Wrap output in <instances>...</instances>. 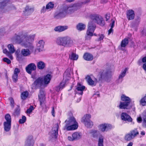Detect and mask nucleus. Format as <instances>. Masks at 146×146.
<instances>
[{"label": "nucleus", "mask_w": 146, "mask_h": 146, "mask_svg": "<svg viewBox=\"0 0 146 146\" xmlns=\"http://www.w3.org/2000/svg\"><path fill=\"white\" fill-rule=\"evenodd\" d=\"M35 36V35H29L27 32L22 31L18 34H15L13 40L16 43L32 50L34 48L32 42Z\"/></svg>", "instance_id": "f257e3e1"}, {"label": "nucleus", "mask_w": 146, "mask_h": 146, "mask_svg": "<svg viewBox=\"0 0 146 146\" xmlns=\"http://www.w3.org/2000/svg\"><path fill=\"white\" fill-rule=\"evenodd\" d=\"M58 45L64 47H70L73 45V41L71 38L67 36L58 37L55 41Z\"/></svg>", "instance_id": "f03ea898"}, {"label": "nucleus", "mask_w": 146, "mask_h": 146, "mask_svg": "<svg viewBox=\"0 0 146 146\" xmlns=\"http://www.w3.org/2000/svg\"><path fill=\"white\" fill-rule=\"evenodd\" d=\"M66 125L64 129L67 131L73 130L76 129L78 127V123L74 117H71L66 120Z\"/></svg>", "instance_id": "7ed1b4c3"}, {"label": "nucleus", "mask_w": 146, "mask_h": 146, "mask_svg": "<svg viewBox=\"0 0 146 146\" xmlns=\"http://www.w3.org/2000/svg\"><path fill=\"white\" fill-rule=\"evenodd\" d=\"M90 18L91 21L89 22L88 25H89L90 22H91L93 25H95V28H96L95 23H97L101 26H103L104 25L103 18L99 15L97 14L91 15L90 16Z\"/></svg>", "instance_id": "20e7f679"}, {"label": "nucleus", "mask_w": 146, "mask_h": 146, "mask_svg": "<svg viewBox=\"0 0 146 146\" xmlns=\"http://www.w3.org/2000/svg\"><path fill=\"white\" fill-rule=\"evenodd\" d=\"M95 29V27L94 25H93L91 22H90L86 32V34L85 36V39L86 40H90L93 35V33Z\"/></svg>", "instance_id": "39448f33"}, {"label": "nucleus", "mask_w": 146, "mask_h": 146, "mask_svg": "<svg viewBox=\"0 0 146 146\" xmlns=\"http://www.w3.org/2000/svg\"><path fill=\"white\" fill-rule=\"evenodd\" d=\"M67 15L65 7H63L54 13V17L55 19H59L64 17Z\"/></svg>", "instance_id": "423d86ee"}, {"label": "nucleus", "mask_w": 146, "mask_h": 146, "mask_svg": "<svg viewBox=\"0 0 146 146\" xmlns=\"http://www.w3.org/2000/svg\"><path fill=\"white\" fill-rule=\"evenodd\" d=\"M43 84V78L39 77L34 82L32 85V88L36 89L37 88L40 87Z\"/></svg>", "instance_id": "0eeeda50"}, {"label": "nucleus", "mask_w": 146, "mask_h": 146, "mask_svg": "<svg viewBox=\"0 0 146 146\" xmlns=\"http://www.w3.org/2000/svg\"><path fill=\"white\" fill-rule=\"evenodd\" d=\"M112 127L111 125L107 124H101L98 126L99 130L104 132L107 131L111 129Z\"/></svg>", "instance_id": "6e6552de"}, {"label": "nucleus", "mask_w": 146, "mask_h": 146, "mask_svg": "<svg viewBox=\"0 0 146 146\" xmlns=\"http://www.w3.org/2000/svg\"><path fill=\"white\" fill-rule=\"evenodd\" d=\"M36 69V66L33 63H31L28 65L26 67L27 72L29 74H31L32 71L35 70Z\"/></svg>", "instance_id": "1a4fd4ad"}, {"label": "nucleus", "mask_w": 146, "mask_h": 146, "mask_svg": "<svg viewBox=\"0 0 146 146\" xmlns=\"http://www.w3.org/2000/svg\"><path fill=\"white\" fill-rule=\"evenodd\" d=\"M34 11L33 8L27 6L25 8V10L23 11V15L25 16H27L30 15Z\"/></svg>", "instance_id": "9d476101"}, {"label": "nucleus", "mask_w": 146, "mask_h": 146, "mask_svg": "<svg viewBox=\"0 0 146 146\" xmlns=\"http://www.w3.org/2000/svg\"><path fill=\"white\" fill-rule=\"evenodd\" d=\"M44 42L42 40L39 41L36 44V50L40 52L42 51L44 49Z\"/></svg>", "instance_id": "9b49d317"}, {"label": "nucleus", "mask_w": 146, "mask_h": 146, "mask_svg": "<svg viewBox=\"0 0 146 146\" xmlns=\"http://www.w3.org/2000/svg\"><path fill=\"white\" fill-rule=\"evenodd\" d=\"M59 126L58 123H56L55 125V127L53 128L52 133V137L56 138L57 137L58 134V129L59 128Z\"/></svg>", "instance_id": "f8f14e48"}, {"label": "nucleus", "mask_w": 146, "mask_h": 146, "mask_svg": "<svg viewBox=\"0 0 146 146\" xmlns=\"http://www.w3.org/2000/svg\"><path fill=\"white\" fill-rule=\"evenodd\" d=\"M130 104L124 102H121L119 107L120 109H129L131 108V106L129 105Z\"/></svg>", "instance_id": "ddd939ff"}, {"label": "nucleus", "mask_w": 146, "mask_h": 146, "mask_svg": "<svg viewBox=\"0 0 146 146\" xmlns=\"http://www.w3.org/2000/svg\"><path fill=\"white\" fill-rule=\"evenodd\" d=\"M91 117V115L90 114H87L85 115L82 118L81 121L83 123L84 125H87V122L90 121V119Z\"/></svg>", "instance_id": "4468645a"}, {"label": "nucleus", "mask_w": 146, "mask_h": 146, "mask_svg": "<svg viewBox=\"0 0 146 146\" xmlns=\"http://www.w3.org/2000/svg\"><path fill=\"white\" fill-rule=\"evenodd\" d=\"M85 87L82 85L80 83H78L76 86V90L78 91L77 93L82 95L83 94V91L85 89Z\"/></svg>", "instance_id": "2eb2a0df"}, {"label": "nucleus", "mask_w": 146, "mask_h": 146, "mask_svg": "<svg viewBox=\"0 0 146 146\" xmlns=\"http://www.w3.org/2000/svg\"><path fill=\"white\" fill-rule=\"evenodd\" d=\"M64 7L67 15V14H71L76 10V7L73 6H65Z\"/></svg>", "instance_id": "dca6fc26"}, {"label": "nucleus", "mask_w": 146, "mask_h": 146, "mask_svg": "<svg viewBox=\"0 0 146 146\" xmlns=\"http://www.w3.org/2000/svg\"><path fill=\"white\" fill-rule=\"evenodd\" d=\"M121 118L122 120L132 122V119L131 117L126 113H123L121 115Z\"/></svg>", "instance_id": "f3484780"}, {"label": "nucleus", "mask_w": 146, "mask_h": 146, "mask_svg": "<svg viewBox=\"0 0 146 146\" xmlns=\"http://www.w3.org/2000/svg\"><path fill=\"white\" fill-rule=\"evenodd\" d=\"M135 14L134 11L132 10H129L127 12V17L128 20H133L134 19Z\"/></svg>", "instance_id": "a211bd4d"}, {"label": "nucleus", "mask_w": 146, "mask_h": 146, "mask_svg": "<svg viewBox=\"0 0 146 146\" xmlns=\"http://www.w3.org/2000/svg\"><path fill=\"white\" fill-rule=\"evenodd\" d=\"M38 98L40 103V105L42 106L44 104L45 100L44 94L42 91H40V94L38 95Z\"/></svg>", "instance_id": "6ab92c4d"}, {"label": "nucleus", "mask_w": 146, "mask_h": 146, "mask_svg": "<svg viewBox=\"0 0 146 146\" xmlns=\"http://www.w3.org/2000/svg\"><path fill=\"white\" fill-rule=\"evenodd\" d=\"M68 28V27L67 26H59L56 27L54 30L56 32H61L66 30Z\"/></svg>", "instance_id": "aec40b11"}, {"label": "nucleus", "mask_w": 146, "mask_h": 146, "mask_svg": "<svg viewBox=\"0 0 146 146\" xmlns=\"http://www.w3.org/2000/svg\"><path fill=\"white\" fill-rule=\"evenodd\" d=\"M82 135L81 132H76L73 133L72 135V137L73 140H78L82 137Z\"/></svg>", "instance_id": "412c9836"}, {"label": "nucleus", "mask_w": 146, "mask_h": 146, "mask_svg": "<svg viewBox=\"0 0 146 146\" xmlns=\"http://www.w3.org/2000/svg\"><path fill=\"white\" fill-rule=\"evenodd\" d=\"M11 123L5 122H4V128L5 131L8 132L10 131L11 127Z\"/></svg>", "instance_id": "4be33fe9"}, {"label": "nucleus", "mask_w": 146, "mask_h": 146, "mask_svg": "<svg viewBox=\"0 0 146 146\" xmlns=\"http://www.w3.org/2000/svg\"><path fill=\"white\" fill-rule=\"evenodd\" d=\"M52 76L50 74H47L45 76L43 79V83L44 84H48L50 82V81L51 78Z\"/></svg>", "instance_id": "5701e85b"}, {"label": "nucleus", "mask_w": 146, "mask_h": 146, "mask_svg": "<svg viewBox=\"0 0 146 146\" xmlns=\"http://www.w3.org/2000/svg\"><path fill=\"white\" fill-rule=\"evenodd\" d=\"M83 57L84 59L87 61H91L93 60V56L91 54L86 53L84 54Z\"/></svg>", "instance_id": "b1692460"}, {"label": "nucleus", "mask_w": 146, "mask_h": 146, "mask_svg": "<svg viewBox=\"0 0 146 146\" xmlns=\"http://www.w3.org/2000/svg\"><path fill=\"white\" fill-rule=\"evenodd\" d=\"M33 143V137L31 136L28 137L25 142V146H32Z\"/></svg>", "instance_id": "393cba45"}, {"label": "nucleus", "mask_w": 146, "mask_h": 146, "mask_svg": "<svg viewBox=\"0 0 146 146\" xmlns=\"http://www.w3.org/2000/svg\"><path fill=\"white\" fill-rule=\"evenodd\" d=\"M21 53L24 56H29L31 54V52L29 49H23L21 50Z\"/></svg>", "instance_id": "a878e982"}, {"label": "nucleus", "mask_w": 146, "mask_h": 146, "mask_svg": "<svg viewBox=\"0 0 146 146\" xmlns=\"http://www.w3.org/2000/svg\"><path fill=\"white\" fill-rule=\"evenodd\" d=\"M129 133L134 138L139 135V133L137 128L131 131Z\"/></svg>", "instance_id": "bb28decb"}, {"label": "nucleus", "mask_w": 146, "mask_h": 146, "mask_svg": "<svg viewBox=\"0 0 146 146\" xmlns=\"http://www.w3.org/2000/svg\"><path fill=\"white\" fill-rule=\"evenodd\" d=\"M86 25L82 23L78 24L76 26L77 29L80 31L84 30L86 28Z\"/></svg>", "instance_id": "cd10ccee"}, {"label": "nucleus", "mask_w": 146, "mask_h": 146, "mask_svg": "<svg viewBox=\"0 0 146 146\" xmlns=\"http://www.w3.org/2000/svg\"><path fill=\"white\" fill-rule=\"evenodd\" d=\"M86 79L89 85L92 86L95 85V84H94V82L92 80L90 76H87Z\"/></svg>", "instance_id": "c85d7f7f"}, {"label": "nucleus", "mask_w": 146, "mask_h": 146, "mask_svg": "<svg viewBox=\"0 0 146 146\" xmlns=\"http://www.w3.org/2000/svg\"><path fill=\"white\" fill-rule=\"evenodd\" d=\"M9 4L8 0H0V7L2 8Z\"/></svg>", "instance_id": "c756f323"}, {"label": "nucleus", "mask_w": 146, "mask_h": 146, "mask_svg": "<svg viewBox=\"0 0 146 146\" xmlns=\"http://www.w3.org/2000/svg\"><path fill=\"white\" fill-rule=\"evenodd\" d=\"M121 100L123 102H126V103H130L131 100L130 98L124 95H122L121 97Z\"/></svg>", "instance_id": "7c9ffc66"}, {"label": "nucleus", "mask_w": 146, "mask_h": 146, "mask_svg": "<svg viewBox=\"0 0 146 146\" xmlns=\"http://www.w3.org/2000/svg\"><path fill=\"white\" fill-rule=\"evenodd\" d=\"M90 133L93 137L97 138L98 137V135L99 131L96 130H92L91 131Z\"/></svg>", "instance_id": "2f4dec72"}, {"label": "nucleus", "mask_w": 146, "mask_h": 146, "mask_svg": "<svg viewBox=\"0 0 146 146\" xmlns=\"http://www.w3.org/2000/svg\"><path fill=\"white\" fill-rule=\"evenodd\" d=\"M128 40L127 38H125L123 40L121 43V50H123L122 48V47H125L126 45L128 44Z\"/></svg>", "instance_id": "473e14b6"}, {"label": "nucleus", "mask_w": 146, "mask_h": 146, "mask_svg": "<svg viewBox=\"0 0 146 146\" xmlns=\"http://www.w3.org/2000/svg\"><path fill=\"white\" fill-rule=\"evenodd\" d=\"M37 66L39 69H43L45 66V63L42 61L39 62L37 63Z\"/></svg>", "instance_id": "72a5a7b5"}, {"label": "nucleus", "mask_w": 146, "mask_h": 146, "mask_svg": "<svg viewBox=\"0 0 146 146\" xmlns=\"http://www.w3.org/2000/svg\"><path fill=\"white\" fill-rule=\"evenodd\" d=\"M78 55L74 52L70 54L69 55V58L71 60H76L78 59Z\"/></svg>", "instance_id": "f704fd0d"}, {"label": "nucleus", "mask_w": 146, "mask_h": 146, "mask_svg": "<svg viewBox=\"0 0 146 146\" xmlns=\"http://www.w3.org/2000/svg\"><path fill=\"white\" fill-rule=\"evenodd\" d=\"M111 23L110 24V26L111 28L109 30L108 35H110L111 33L113 31L112 28L114 27L115 24V20L113 19L111 20Z\"/></svg>", "instance_id": "c9c22d12"}, {"label": "nucleus", "mask_w": 146, "mask_h": 146, "mask_svg": "<svg viewBox=\"0 0 146 146\" xmlns=\"http://www.w3.org/2000/svg\"><path fill=\"white\" fill-rule=\"evenodd\" d=\"M134 139L129 132L126 134L125 137V139L127 141H130Z\"/></svg>", "instance_id": "e433bc0d"}, {"label": "nucleus", "mask_w": 146, "mask_h": 146, "mask_svg": "<svg viewBox=\"0 0 146 146\" xmlns=\"http://www.w3.org/2000/svg\"><path fill=\"white\" fill-rule=\"evenodd\" d=\"M54 5L52 2H49L46 5V9H47L49 11H50L53 8Z\"/></svg>", "instance_id": "4c0bfd02"}, {"label": "nucleus", "mask_w": 146, "mask_h": 146, "mask_svg": "<svg viewBox=\"0 0 146 146\" xmlns=\"http://www.w3.org/2000/svg\"><path fill=\"white\" fill-rule=\"evenodd\" d=\"M8 47L9 52L11 53H13L15 51V49L13 45L12 44L8 45Z\"/></svg>", "instance_id": "58836bf2"}, {"label": "nucleus", "mask_w": 146, "mask_h": 146, "mask_svg": "<svg viewBox=\"0 0 146 146\" xmlns=\"http://www.w3.org/2000/svg\"><path fill=\"white\" fill-rule=\"evenodd\" d=\"M29 93L27 91L23 92L21 94V97L22 99L25 100L28 96Z\"/></svg>", "instance_id": "ea45409f"}, {"label": "nucleus", "mask_w": 146, "mask_h": 146, "mask_svg": "<svg viewBox=\"0 0 146 146\" xmlns=\"http://www.w3.org/2000/svg\"><path fill=\"white\" fill-rule=\"evenodd\" d=\"M5 119L6 121H5V122L11 123V117L9 114H7L5 115Z\"/></svg>", "instance_id": "a19ab883"}, {"label": "nucleus", "mask_w": 146, "mask_h": 146, "mask_svg": "<svg viewBox=\"0 0 146 146\" xmlns=\"http://www.w3.org/2000/svg\"><path fill=\"white\" fill-rule=\"evenodd\" d=\"M140 102V104L143 106L146 105V95L141 100Z\"/></svg>", "instance_id": "79ce46f5"}, {"label": "nucleus", "mask_w": 146, "mask_h": 146, "mask_svg": "<svg viewBox=\"0 0 146 146\" xmlns=\"http://www.w3.org/2000/svg\"><path fill=\"white\" fill-rule=\"evenodd\" d=\"M127 70V69L126 68L124 69V70L123 71H122L121 73L119 76V79L122 78L124 76H125V75L126 72Z\"/></svg>", "instance_id": "37998d69"}, {"label": "nucleus", "mask_w": 146, "mask_h": 146, "mask_svg": "<svg viewBox=\"0 0 146 146\" xmlns=\"http://www.w3.org/2000/svg\"><path fill=\"white\" fill-rule=\"evenodd\" d=\"M103 139L102 136L100 137L98 142V146H103Z\"/></svg>", "instance_id": "c03bdc74"}, {"label": "nucleus", "mask_w": 146, "mask_h": 146, "mask_svg": "<svg viewBox=\"0 0 146 146\" xmlns=\"http://www.w3.org/2000/svg\"><path fill=\"white\" fill-rule=\"evenodd\" d=\"M20 109L19 107H17L15 111L13 113V114L15 116H18L20 114Z\"/></svg>", "instance_id": "a18cd8bd"}, {"label": "nucleus", "mask_w": 146, "mask_h": 146, "mask_svg": "<svg viewBox=\"0 0 146 146\" xmlns=\"http://www.w3.org/2000/svg\"><path fill=\"white\" fill-rule=\"evenodd\" d=\"M26 121V117L25 116L22 117L21 119H19V122L20 123L22 124L24 123Z\"/></svg>", "instance_id": "49530a36"}, {"label": "nucleus", "mask_w": 146, "mask_h": 146, "mask_svg": "<svg viewBox=\"0 0 146 146\" xmlns=\"http://www.w3.org/2000/svg\"><path fill=\"white\" fill-rule=\"evenodd\" d=\"M87 125H85L87 127L91 128L93 126V122L91 120L89 121L88 122H87Z\"/></svg>", "instance_id": "de8ad7c7"}, {"label": "nucleus", "mask_w": 146, "mask_h": 146, "mask_svg": "<svg viewBox=\"0 0 146 146\" xmlns=\"http://www.w3.org/2000/svg\"><path fill=\"white\" fill-rule=\"evenodd\" d=\"M18 76L17 74H13L12 76L13 80L14 82H16L18 80Z\"/></svg>", "instance_id": "09e8293b"}, {"label": "nucleus", "mask_w": 146, "mask_h": 146, "mask_svg": "<svg viewBox=\"0 0 146 146\" xmlns=\"http://www.w3.org/2000/svg\"><path fill=\"white\" fill-rule=\"evenodd\" d=\"M140 21V19L139 18H138L136 19L135 21H133L132 24L135 25H138Z\"/></svg>", "instance_id": "8fccbe9b"}, {"label": "nucleus", "mask_w": 146, "mask_h": 146, "mask_svg": "<svg viewBox=\"0 0 146 146\" xmlns=\"http://www.w3.org/2000/svg\"><path fill=\"white\" fill-rule=\"evenodd\" d=\"M140 21V19L139 18H138L136 19L135 21H133L132 24L135 25H138Z\"/></svg>", "instance_id": "3c124183"}, {"label": "nucleus", "mask_w": 146, "mask_h": 146, "mask_svg": "<svg viewBox=\"0 0 146 146\" xmlns=\"http://www.w3.org/2000/svg\"><path fill=\"white\" fill-rule=\"evenodd\" d=\"M16 54L17 60L18 61L21 60L22 59L21 55L18 53L17 52H16Z\"/></svg>", "instance_id": "603ef678"}, {"label": "nucleus", "mask_w": 146, "mask_h": 146, "mask_svg": "<svg viewBox=\"0 0 146 146\" xmlns=\"http://www.w3.org/2000/svg\"><path fill=\"white\" fill-rule=\"evenodd\" d=\"M11 104V106L12 108H13L14 107V101L12 98H9Z\"/></svg>", "instance_id": "864d4df0"}, {"label": "nucleus", "mask_w": 146, "mask_h": 146, "mask_svg": "<svg viewBox=\"0 0 146 146\" xmlns=\"http://www.w3.org/2000/svg\"><path fill=\"white\" fill-rule=\"evenodd\" d=\"M34 109V108L33 106H31L27 110V113H30Z\"/></svg>", "instance_id": "5fc2aeb1"}, {"label": "nucleus", "mask_w": 146, "mask_h": 146, "mask_svg": "<svg viewBox=\"0 0 146 146\" xmlns=\"http://www.w3.org/2000/svg\"><path fill=\"white\" fill-rule=\"evenodd\" d=\"M20 72V70L19 69L17 68H15L13 74H17L18 75V74Z\"/></svg>", "instance_id": "6e6d98bb"}, {"label": "nucleus", "mask_w": 146, "mask_h": 146, "mask_svg": "<svg viewBox=\"0 0 146 146\" xmlns=\"http://www.w3.org/2000/svg\"><path fill=\"white\" fill-rule=\"evenodd\" d=\"M98 36H99V38L97 40L98 41H101L103 40L104 37V35L102 34H99L98 35Z\"/></svg>", "instance_id": "4d7b16f0"}, {"label": "nucleus", "mask_w": 146, "mask_h": 146, "mask_svg": "<svg viewBox=\"0 0 146 146\" xmlns=\"http://www.w3.org/2000/svg\"><path fill=\"white\" fill-rule=\"evenodd\" d=\"M46 7H45V6H43L42 9H41L40 10V12L41 13H45L46 11V10H48L47 9H46Z\"/></svg>", "instance_id": "13d9d810"}, {"label": "nucleus", "mask_w": 146, "mask_h": 146, "mask_svg": "<svg viewBox=\"0 0 146 146\" xmlns=\"http://www.w3.org/2000/svg\"><path fill=\"white\" fill-rule=\"evenodd\" d=\"M3 61L9 64L11 63V61L10 60L7 58H3Z\"/></svg>", "instance_id": "bf43d9fd"}, {"label": "nucleus", "mask_w": 146, "mask_h": 146, "mask_svg": "<svg viewBox=\"0 0 146 146\" xmlns=\"http://www.w3.org/2000/svg\"><path fill=\"white\" fill-rule=\"evenodd\" d=\"M142 118L143 120L146 119V110L142 114Z\"/></svg>", "instance_id": "052dcab7"}, {"label": "nucleus", "mask_w": 146, "mask_h": 146, "mask_svg": "<svg viewBox=\"0 0 146 146\" xmlns=\"http://www.w3.org/2000/svg\"><path fill=\"white\" fill-rule=\"evenodd\" d=\"M108 75V73H106V71H103L102 73L101 74V78H104V76Z\"/></svg>", "instance_id": "680f3d73"}, {"label": "nucleus", "mask_w": 146, "mask_h": 146, "mask_svg": "<svg viewBox=\"0 0 146 146\" xmlns=\"http://www.w3.org/2000/svg\"><path fill=\"white\" fill-rule=\"evenodd\" d=\"M65 82H62L60 83L59 86L62 89L64 87H65Z\"/></svg>", "instance_id": "e2e57ef3"}, {"label": "nucleus", "mask_w": 146, "mask_h": 146, "mask_svg": "<svg viewBox=\"0 0 146 146\" xmlns=\"http://www.w3.org/2000/svg\"><path fill=\"white\" fill-rule=\"evenodd\" d=\"M51 113H52V115H53V116L54 117L55 116V114L54 108V107H52V108Z\"/></svg>", "instance_id": "0e129e2a"}, {"label": "nucleus", "mask_w": 146, "mask_h": 146, "mask_svg": "<svg viewBox=\"0 0 146 146\" xmlns=\"http://www.w3.org/2000/svg\"><path fill=\"white\" fill-rule=\"evenodd\" d=\"M137 122L139 123H141L142 122V119L141 117H139L137 118Z\"/></svg>", "instance_id": "69168bd1"}, {"label": "nucleus", "mask_w": 146, "mask_h": 146, "mask_svg": "<svg viewBox=\"0 0 146 146\" xmlns=\"http://www.w3.org/2000/svg\"><path fill=\"white\" fill-rule=\"evenodd\" d=\"M142 33L143 35L146 36V27L142 31Z\"/></svg>", "instance_id": "338daca9"}, {"label": "nucleus", "mask_w": 146, "mask_h": 146, "mask_svg": "<svg viewBox=\"0 0 146 146\" xmlns=\"http://www.w3.org/2000/svg\"><path fill=\"white\" fill-rule=\"evenodd\" d=\"M142 125L143 127H146V119L143 120Z\"/></svg>", "instance_id": "774afa93"}]
</instances>
